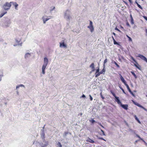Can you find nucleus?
<instances>
[{
  "label": "nucleus",
  "mask_w": 147,
  "mask_h": 147,
  "mask_svg": "<svg viewBox=\"0 0 147 147\" xmlns=\"http://www.w3.org/2000/svg\"><path fill=\"white\" fill-rule=\"evenodd\" d=\"M112 38H113V41L114 40V39H115L114 38H113V36H112Z\"/></svg>",
  "instance_id": "774afa93"
},
{
  "label": "nucleus",
  "mask_w": 147,
  "mask_h": 147,
  "mask_svg": "<svg viewBox=\"0 0 147 147\" xmlns=\"http://www.w3.org/2000/svg\"><path fill=\"white\" fill-rule=\"evenodd\" d=\"M138 57L147 63V59L144 56L140 54H139L138 55Z\"/></svg>",
  "instance_id": "6e6552de"
},
{
  "label": "nucleus",
  "mask_w": 147,
  "mask_h": 147,
  "mask_svg": "<svg viewBox=\"0 0 147 147\" xmlns=\"http://www.w3.org/2000/svg\"><path fill=\"white\" fill-rule=\"evenodd\" d=\"M111 93H112V95H113V96L115 97H115H117L116 96V95L113 92H111Z\"/></svg>",
  "instance_id": "58836bf2"
},
{
  "label": "nucleus",
  "mask_w": 147,
  "mask_h": 147,
  "mask_svg": "<svg viewBox=\"0 0 147 147\" xmlns=\"http://www.w3.org/2000/svg\"><path fill=\"white\" fill-rule=\"evenodd\" d=\"M98 139L100 140H103L105 141V140L104 139V138H100L99 137L98 138Z\"/></svg>",
  "instance_id": "09e8293b"
},
{
  "label": "nucleus",
  "mask_w": 147,
  "mask_h": 147,
  "mask_svg": "<svg viewBox=\"0 0 147 147\" xmlns=\"http://www.w3.org/2000/svg\"><path fill=\"white\" fill-rule=\"evenodd\" d=\"M11 5H13L15 6V9L16 10H18V5L16 2H11Z\"/></svg>",
  "instance_id": "9d476101"
},
{
  "label": "nucleus",
  "mask_w": 147,
  "mask_h": 147,
  "mask_svg": "<svg viewBox=\"0 0 147 147\" xmlns=\"http://www.w3.org/2000/svg\"><path fill=\"white\" fill-rule=\"evenodd\" d=\"M101 131L102 132L103 135L104 136H105V134L104 131L102 129H101Z\"/></svg>",
  "instance_id": "a18cd8bd"
},
{
  "label": "nucleus",
  "mask_w": 147,
  "mask_h": 147,
  "mask_svg": "<svg viewBox=\"0 0 147 147\" xmlns=\"http://www.w3.org/2000/svg\"><path fill=\"white\" fill-rule=\"evenodd\" d=\"M88 28L90 30L91 32H92L94 31V28L93 26H88Z\"/></svg>",
  "instance_id": "2eb2a0df"
},
{
  "label": "nucleus",
  "mask_w": 147,
  "mask_h": 147,
  "mask_svg": "<svg viewBox=\"0 0 147 147\" xmlns=\"http://www.w3.org/2000/svg\"><path fill=\"white\" fill-rule=\"evenodd\" d=\"M134 117H135V119L140 124L141 123V122L139 120V119H138V118L136 117V115H135L134 116Z\"/></svg>",
  "instance_id": "aec40b11"
},
{
  "label": "nucleus",
  "mask_w": 147,
  "mask_h": 147,
  "mask_svg": "<svg viewBox=\"0 0 147 147\" xmlns=\"http://www.w3.org/2000/svg\"><path fill=\"white\" fill-rule=\"evenodd\" d=\"M33 144H36L37 146L39 145L40 147H45L44 144L42 143H39V142H34Z\"/></svg>",
  "instance_id": "9b49d317"
},
{
  "label": "nucleus",
  "mask_w": 147,
  "mask_h": 147,
  "mask_svg": "<svg viewBox=\"0 0 147 147\" xmlns=\"http://www.w3.org/2000/svg\"><path fill=\"white\" fill-rule=\"evenodd\" d=\"M147 146V143L144 141V142H143Z\"/></svg>",
  "instance_id": "5fc2aeb1"
},
{
  "label": "nucleus",
  "mask_w": 147,
  "mask_h": 147,
  "mask_svg": "<svg viewBox=\"0 0 147 147\" xmlns=\"http://www.w3.org/2000/svg\"><path fill=\"white\" fill-rule=\"evenodd\" d=\"M125 85L126 86V87L127 88V89L128 90L129 92H130L131 90L130 89V88H129V86L127 84H126V85Z\"/></svg>",
  "instance_id": "a878e982"
},
{
  "label": "nucleus",
  "mask_w": 147,
  "mask_h": 147,
  "mask_svg": "<svg viewBox=\"0 0 147 147\" xmlns=\"http://www.w3.org/2000/svg\"><path fill=\"white\" fill-rule=\"evenodd\" d=\"M127 25L128 26H130V25H129V24L128 23H127Z\"/></svg>",
  "instance_id": "6e6d98bb"
},
{
  "label": "nucleus",
  "mask_w": 147,
  "mask_h": 147,
  "mask_svg": "<svg viewBox=\"0 0 147 147\" xmlns=\"http://www.w3.org/2000/svg\"><path fill=\"white\" fill-rule=\"evenodd\" d=\"M100 96L101 97V98L103 99H104L105 98L103 96L102 94V92H101L100 94Z\"/></svg>",
  "instance_id": "c9c22d12"
},
{
  "label": "nucleus",
  "mask_w": 147,
  "mask_h": 147,
  "mask_svg": "<svg viewBox=\"0 0 147 147\" xmlns=\"http://www.w3.org/2000/svg\"><path fill=\"white\" fill-rule=\"evenodd\" d=\"M130 17H131V19H132V18H133L131 15H130Z\"/></svg>",
  "instance_id": "338daca9"
},
{
  "label": "nucleus",
  "mask_w": 147,
  "mask_h": 147,
  "mask_svg": "<svg viewBox=\"0 0 147 147\" xmlns=\"http://www.w3.org/2000/svg\"><path fill=\"white\" fill-rule=\"evenodd\" d=\"M7 13V11H5L3 13H2L0 15V18H1L5 14H6Z\"/></svg>",
  "instance_id": "b1692460"
},
{
  "label": "nucleus",
  "mask_w": 147,
  "mask_h": 147,
  "mask_svg": "<svg viewBox=\"0 0 147 147\" xmlns=\"http://www.w3.org/2000/svg\"><path fill=\"white\" fill-rule=\"evenodd\" d=\"M107 58H106L104 60V64L106 63L107 62Z\"/></svg>",
  "instance_id": "ea45409f"
},
{
  "label": "nucleus",
  "mask_w": 147,
  "mask_h": 147,
  "mask_svg": "<svg viewBox=\"0 0 147 147\" xmlns=\"http://www.w3.org/2000/svg\"><path fill=\"white\" fill-rule=\"evenodd\" d=\"M99 68H98L97 69H96L95 74H96L98 73L99 72Z\"/></svg>",
  "instance_id": "79ce46f5"
},
{
  "label": "nucleus",
  "mask_w": 147,
  "mask_h": 147,
  "mask_svg": "<svg viewBox=\"0 0 147 147\" xmlns=\"http://www.w3.org/2000/svg\"><path fill=\"white\" fill-rule=\"evenodd\" d=\"M129 2L131 3H132V2L131 0H128Z\"/></svg>",
  "instance_id": "864d4df0"
},
{
  "label": "nucleus",
  "mask_w": 147,
  "mask_h": 147,
  "mask_svg": "<svg viewBox=\"0 0 147 147\" xmlns=\"http://www.w3.org/2000/svg\"><path fill=\"white\" fill-rule=\"evenodd\" d=\"M105 72V69L104 68H103V69H102V70L100 72V74H104Z\"/></svg>",
  "instance_id": "5701e85b"
},
{
  "label": "nucleus",
  "mask_w": 147,
  "mask_h": 147,
  "mask_svg": "<svg viewBox=\"0 0 147 147\" xmlns=\"http://www.w3.org/2000/svg\"><path fill=\"white\" fill-rule=\"evenodd\" d=\"M60 47L66 48L67 45L64 44V41H62L61 42L59 43Z\"/></svg>",
  "instance_id": "1a4fd4ad"
},
{
  "label": "nucleus",
  "mask_w": 147,
  "mask_h": 147,
  "mask_svg": "<svg viewBox=\"0 0 147 147\" xmlns=\"http://www.w3.org/2000/svg\"><path fill=\"white\" fill-rule=\"evenodd\" d=\"M86 141L87 142H89L92 143H94V140H92L89 137L87 138V140H86Z\"/></svg>",
  "instance_id": "4468645a"
},
{
  "label": "nucleus",
  "mask_w": 147,
  "mask_h": 147,
  "mask_svg": "<svg viewBox=\"0 0 147 147\" xmlns=\"http://www.w3.org/2000/svg\"><path fill=\"white\" fill-rule=\"evenodd\" d=\"M121 106L123 109L125 110H127L128 109V105H123L121 104Z\"/></svg>",
  "instance_id": "f8f14e48"
},
{
  "label": "nucleus",
  "mask_w": 147,
  "mask_h": 147,
  "mask_svg": "<svg viewBox=\"0 0 147 147\" xmlns=\"http://www.w3.org/2000/svg\"><path fill=\"white\" fill-rule=\"evenodd\" d=\"M98 123L99 124V125H101V123H100L99 122H98Z\"/></svg>",
  "instance_id": "13d9d810"
},
{
  "label": "nucleus",
  "mask_w": 147,
  "mask_h": 147,
  "mask_svg": "<svg viewBox=\"0 0 147 147\" xmlns=\"http://www.w3.org/2000/svg\"><path fill=\"white\" fill-rule=\"evenodd\" d=\"M52 18V17L51 16H45L42 17V19L43 21L44 24H45L46 22L49 19Z\"/></svg>",
  "instance_id": "20e7f679"
},
{
  "label": "nucleus",
  "mask_w": 147,
  "mask_h": 147,
  "mask_svg": "<svg viewBox=\"0 0 147 147\" xmlns=\"http://www.w3.org/2000/svg\"><path fill=\"white\" fill-rule=\"evenodd\" d=\"M3 76L2 71L1 70H0V81L1 80V78Z\"/></svg>",
  "instance_id": "6ab92c4d"
},
{
  "label": "nucleus",
  "mask_w": 147,
  "mask_h": 147,
  "mask_svg": "<svg viewBox=\"0 0 147 147\" xmlns=\"http://www.w3.org/2000/svg\"><path fill=\"white\" fill-rule=\"evenodd\" d=\"M126 36L128 38L129 40V41H132V39L131 38V37H130L129 36L127 35Z\"/></svg>",
  "instance_id": "7c9ffc66"
},
{
  "label": "nucleus",
  "mask_w": 147,
  "mask_h": 147,
  "mask_svg": "<svg viewBox=\"0 0 147 147\" xmlns=\"http://www.w3.org/2000/svg\"><path fill=\"white\" fill-rule=\"evenodd\" d=\"M137 6L138 7L141 9H143L142 7L141 6V5L139 4L138 3H137Z\"/></svg>",
  "instance_id": "473e14b6"
},
{
  "label": "nucleus",
  "mask_w": 147,
  "mask_h": 147,
  "mask_svg": "<svg viewBox=\"0 0 147 147\" xmlns=\"http://www.w3.org/2000/svg\"><path fill=\"white\" fill-rule=\"evenodd\" d=\"M71 13V12L69 9L67 10L64 12V18L68 21L69 20Z\"/></svg>",
  "instance_id": "7ed1b4c3"
},
{
  "label": "nucleus",
  "mask_w": 147,
  "mask_h": 147,
  "mask_svg": "<svg viewBox=\"0 0 147 147\" xmlns=\"http://www.w3.org/2000/svg\"><path fill=\"white\" fill-rule=\"evenodd\" d=\"M114 64L116 65L117 67L118 68L120 67V66L117 64V63L115 61L114 62Z\"/></svg>",
  "instance_id": "72a5a7b5"
},
{
  "label": "nucleus",
  "mask_w": 147,
  "mask_h": 147,
  "mask_svg": "<svg viewBox=\"0 0 147 147\" xmlns=\"http://www.w3.org/2000/svg\"><path fill=\"white\" fill-rule=\"evenodd\" d=\"M115 99L116 101L117 102L118 104H121V102L119 98L118 97H115Z\"/></svg>",
  "instance_id": "f3484780"
},
{
  "label": "nucleus",
  "mask_w": 147,
  "mask_h": 147,
  "mask_svg": "<svg viewBox=\"0 0 147 147\" xmlns=\"http://www.w3.org/2000/svg\"><path fill=\"white\" fill-rule=\"evenodd\" d=\"M135 3H136V4H137V3H138L137 1L136 0L135 1Z\"/></svg>",
  "instance_id": "052dcab7"
},
{
  "label": "nucleus",
  "mask_w": 147,
  "mask_h": 147,
  "mask_svg": "<svg viewBox=\"0 0 147 147\" xmlns=\"http://www.w3.org/2000/svg\"><path fill=\"white\" fill-rule=\"evenodd\" d=\"M131 73L134 76L135 78H137V76L134 72L131 71Z\"/></svg>",
  "instance_id": "cd10ccee"
},
{
  "label": "nucleus",
  "mask_w": 147,
  "mask_h": 147,
  "mask_svg": "<svg viewBox=\"0 0 147 147\" xmlns=\"http://www.w3.org/2000/svg\"><path fill=\"white\" fill-rule=\"evenodd\" d=\"M90 67L92 68V69H94V63H92L91 65H90Z\"/></svg>",
  "instance_id": "412c9836"
},
{
  "label": "nucleus",
  "mask_w": 147,
  "mask_h": 147,
  "mask_svg": "<svg viewBox=\"0 0 147 147\" xmlns=\"http://www.w3.org/2000/svg\"><path fill=\"white\" fill-rule=\"evenodd\" d=\"M100 126H101L102 128H104V127L103 126H102V125H101Z\"/></svg>",
  "instance_id": "69168bd1"
},
{
  "label": "nucleus",
  "mask_w": 147,
  "mask_h": 147,
  "mask_svg": "<svg viewBox=\"0 0 147 147\" xmlns=\"http://www.w3.org/2000/svg\"><path fill=\"white\" fill-rule=\"evenodd\" d=\"M132 102L133 103L135 104V105L139 107H140L142 108L145 111H147V109H146L144 107H143L140 104H139V103H138L137 102H135L133 100H132Z\"/></svg>",
  "instance_id": "39448f33"
},
{
  "label": "nucleus",
  "mask_w": 147,
  "mask_h": 147,
  "mask_svg": "<svg viewBox=\"0 0 147 147\" xmlns=\"http://www.w3.org/2000/svg\"><path fill=\"white\" fill-rule=\"evenodd\" d=\"M81 97L85 98V97H86V96H85L84 94H83L82 95V96H81Z\"/></svg>",
  "instance_id": "3c124183"
},
{
  "label": "nucleus",
  "mask_w": 147,
  "mask_h": 147,
  "mask_svg": "<svg viewBox=\"0 0 147 147\" xmlns=\"http://www.w3.org/2000/svg\"><path fill=\"white\" fill-rule=\"evenodd\" d=\"M31 55V53H26L25 55V58L27 59V58L30 57Z\"/></svg>",
  "instance_id": "dca6fc26"
},
{
  "label": "nucleus",
  "mask_w": 147,
  "mask_h": 147,
  "mask_svg": "<svg viewBox=\"0 0 147 147\" xmlns=\"http://www.w3.org/2000/svg\"><path fill=\"white\" fill-rule=\"evenodd\" d=\"M20 87H24V85L22 84H20V85H19L18 86H16V89H17L19 88H20Z\"/></svg>",
  "instance_id": "4be33fe9"
},
{
  "label": "nucleus",
  "mask_w": 147,
  "mask_h": 147,
  "mask_svg": "<svg viewBox=\"0 0 147 147\" xmlns=\"http://www.w3.org/2000/svg\"><path fill=\"white\" fill-rule=\"evenodd\" d=\"M115 30H117V31H118L119 32H121V31H120V30H119L118 28H117V27H116V28H115Z\"/></svg>",
  "instance_id": "de8ad7c7"
},
{
  "label": "nucleus",
  "mask_w": 147,
  "mask_h": 147,
  "mask_svg": "<svg viewBox=\"0 0 147 147\" xmlns=\"http://www.w3.org/2000/svg\"><path fill=\"white\" fill-rule=\"evenodd\" d=\"M120 79L125 85L126 84H127L126 81L121 75H120Z\"/></svg>",
  "instance_id": "ddd939ff"
},
{
  "label": "nucleus",
  "mask_w": 147,
  "mask_h": 147,
  "mask_svg": "<svg viewBox=\"0 0 147 147\" xmlns=\"http://www.w3.org/2000/svg\"><path fill=\"white\" fill-rule=\"evenodd\" d=\"M143 17H144V19L146 20V21H147V17H146V16H143Z\"/></svg>",
  "instance_id": "8fccbe9b"
},
{
  "label": "nucleus",
  "mask_w": 147,
  "mask_h": 147,
  "mask_svg": "<svg viewBox=\"0 0 147 147\" xmlns=\"http://www.w3.org/2000/svg\"><path fill=\"white\" fill-rule=\"evenodd\" d=\"M113 34L114 35V36H116V34L114 33V32H113Z\"/></svg>",
  "instance_id": "4d7b16f0"
},
{
  "label": "nucleus",
  "mask_w": 147,
  "mask_h": 147,
  "mask_svg": "<svg viewBox=\"0 0 147 147\" xmlns=\"http://www.w3.org/2000/svg\"><path fill=\"white\" fill-rule=\"evenodd\" d=\"M57 147H61L62 146L60 142H59L57 144Z\"/></svg>",
  "instance_id": "c85d7f7f"
},
{
  "label": "nucleus",
  "mask_w": 147,
  "mask_h": 147,
  "mask_svg": "<svg viewBox=\"0 0 147 147\" xmlns=\"http://www.w3.org/2000/svg\"><path fill=\"white\" fill-rule=\"evenodd\" d=\"M95 70V69L94 68V69H92V71H94Z\"/></svg>",
  "instance_id": "bf43d9fd"
},
{
  "label": "nucleus",
  "mask_w": 147,
  "mask_h": 147,
  "mask_svg": "<svg viewBox=\"0 0 147 147\" xmlns=\"http://www.w3.org/2000/svg\"><path fill=\"white\" fill-rule=\"evenodd\" d=\"M69 134L68 132L65 131L63 134V136L64 138H65L66 137L67 135Z\"/></svg>",
  "instance_id": "a211bd4d"
},
{
  "label": "nucleus",
  "mask_w": 147,
  "mask_h": 147,
  "mask_svg": "<svg viewBox=\"0 0 147 147\" xmlns=\"http://www.w3.org/2000/svg\"><path fill=\"white\" fill-rule=\"evenodd\" d=\"M44 142L45 143V144H44V146H47L48 145V142H47L46 141H45V140H44V142Z\"/></svg>",
  "instance_id": "393cba45"
},
{
  "label": "nucleus",
  "mask_w": 147,
  "mask_h": 147,
  "mask_svg": "<svg viewBox=\"0 0 147 147\" xmlns=\"http://www.w3.org/2000/svg\"><path fill=\"white\" fill-rule=\"evenodd\" d=\"M90 121L92 123H93L95 122V121L94 119H92L91 120H90Z\"/></svg>",
  "instance_id": "a19ab883"
},
{
  "label": "nucleus",
  "mask_w": 147,
  "mask_h": 147,
  "mask_svg": "<svg viewBox=\"0 0 147 147\" xmlns=\"http://www.w3.org/2000/svg\"><path fill=\"white\" fill-rule=\"evenodd\" d=\"M114 43L115 45H118V43L115 41V39H114L113 40Z\"/></svg>",
  "instance_id": "f704fd0d"
},
{
  "label": "nucleus",
  "mask_w": 147,
  "mask_h": 147,
  "mask_svg": "<svg viewBox=\"0 0 147 147\" xmlns=\"http://www.w3.org/2000/svg\"><path fill=\"white\" fill-rule=\"evenodd\" d=\"M89 26H93L92 25V22L91 21H90V24Z\"/></svg>",
  "instance_id": "4c0bfd02"
},
{
  "label": "nucleus",
  "mask_w": 147,
  "mask_h": 147,
  "mask_svg": "<svg viewBox=\"0 0 147 147\" xmlns=\"http://www.w3.org/2000/svg\"><path fill=\"white\" fill-rule=\"evenodd\" d=\"M11 2H6L3 5L2 8L5 10L7 11L9 10L11 6Z\"/></svg>",
  "instance_id": "f03ea898"
},
{
  "label": "nucleus",
  "mask_w": 147,
  "mask_h": 147,
  "mask_svg": "<svg viewBox=\"0 0 147 147\" xmlns=\"http://www.w3.org/2000/svg\"><path fill=\"white\" fill-rule=\"evenodd\" d=\"M40 135L41 136L43 140V142H44L45 140V134L44 132V129H42L40 131Z\"/></svg>",
  "instance_id": "423d86ee"
},
{
  "label": "nucleus",
  "mask_w": 147,
  "mask_h": 147,
  "mask_svg": "<svg viewBox=\"0 0 147 147\" xmlns=\"http://www.w3.org/2000/svg\"><path fill=\"white\" fill-rule=\"evenodd\" d=\"M103 66H104L103 68L105 69V64H104Z\"/></svg>",
  "instance_id": "0e129e2a"
},
{
  "label": "nucleus",
  "mask_w": 147,
  "mask_h": 147,
  "mask_svg": "<svg viewBox=\"0 0 147 147\" xmlns=\"http://www.w3.org/2000/svg\"><path fill=\"white\" fill-rule=\"evenodd\" d=\"M97 74H96V75H95V77L96 78H97L98 77V76H99L100 75V74H100V72H98V73H97Z\"/></svg>",
  "instance_id": "c756f323"
},
{
  "label": "nucleus",
  "mask_w": 147,
  "mask_h": 147,
  "mask_svg": "<svg viewBox=\"0 0 147 147\" xmlns=\"http://www.w3.org/2000/svg\"><path fill=\"white\" fill-rule=\"evenodd\" d=\"M131 23L132 24H134V20L133 18H132V19H131Z\"/></svg>",
  "instance_id": "e433bc0d"
},
{
  "label": "nucleus",
  "mask_w": 147,
  "mask_h": 147,
  "mask_svg": "<svg viewBox=\"0 0 147 147\" xmlns=\"http://www.w3.org/2000/svg\"><path fill=\"white\" fill-rule=\"evenodd\" d=\"M135 66H136V67H137V68H138L139 69H140L138 67L137 65H135Z\"/></svg>",
  "instance_id": "e2e57ef3"
},
{
  "label": "nucleus",
  "mask_w": 147,
  "mask_h": 147,
  "mask_svg": "<svg viewBox=\"0 0 147 147\" xmlns=\"http://www.w3.org/2000/svg\"><path fill=\"white\" fill-rule=\"evenodd\" d=\"M11 23L10 20L8 19L6 20L4 23V25L6 27H8Z\"/></svg>",
  "instance_id": "0eeeda50"
},
{
  "label": "nucleus",
  "mask_w": 147,
  "mask_h": 147,
  "mask_svg": "<svg viewBox=\"0 0 147 147\" xmlns=\"http://www.w3.org/2000/svg\"><path fill=\"white\" fill-rule=\"evenodd\" d=\"M129 92L133 96H135L134 94L133 93V92L131 91L130 92Z\"/></svg>",
  "instance_id": "c03bdc74"
},
{
  "label": "nucleus",
  "mask_w": 147,
  "mask_h": 147,
  "mask_svg": "<svg viewBox=\"0 0 147 147\" xmlns=\"http://www.w3.org/2000/svg\"><path fill=\"white\" fill-rule=\"evenodd\" d=\"M89 96L90 97V100L92 101L93 100V98L90 95H89Z\"/></svg>",
  "instance_id": "37998d69"
},
{
  "label": "nucleus",
  "mask_w": 147,
  "mask_h": 147,
  "mask_svg": "<svg viewBox=\"0 0 147 147\" xmlns=\"http://www.w3.org/2000/svg\"><path fill=\"white\" fill-rule=\"evenodd\" d=\"M131 59H132V60L134 61L135 62H136V60L134 59V58L133 57H131Z\"/></svg>",
  "instance_id": "49530a36"
},
{
  "label": "nucleus",
  "mask_w": 147,
  "mask_h": 147,
  "mask_svg": "<svg viewBox=\"0 0 147 147\" xmlns=\"http://www.w3.org/2000/svg\"><path fill=\"white\" fill-rule=\"evenodd\" d=\"M146 32V35L147 36V29H146L145 30Z\"/></svg>",
  "instance_id": "603ef678"
},
{
  "label": "nucleus",
  "mask_w": 147,
  "mask_h": 147,
  "mask_svg": "<svg viewBox=\"0 0 147 147\" xmlns=\"http://www.w3.org/2000/svg\"><path fill=\"white\" fill-rule=\"evenodd\" d=\"M119 87L120 88V89H121L122 90L123 93H124L125 94H126V93L125 92L124 89L122 88V87L121 86H119Z\"/></svg>",
  "instance_id": "2f4dec72"
},
{
  "label": "nucleus",
  "mask_w": 147,
  "mask_h": 147,
  "mask_svg": "<svg viewBox=\"0 0 147 147\" xmlns=\"http://www.w3.org/2000/svg\"><path fill=\"white\" fill-rule=\"evenodd\" d=\"M136 136L137 137H138V138H139V139H140V140H142V141L143 142H144V140L142 138H141L140 137V136L138 135V134H136Z\"/></svg>",
  "instance_id": "bb28decb"
},
{
  "label": "nucleus",
  "mask_w": 147,
  "mask_h": 147,
  "mask_svg": "<svg viewBox=\"0 0 147 147\" xmlns=\"http://www.w3.org/2000/svg\"><path fill=\"white\" fill-rule=\"evenodd\" d=\"M18 45H20V46H21L22 45V43H20V44H18Z\"/></svg>",
  "instance_id": "680f3d73"
},
{
  "label": "nucleus",
  "mask_w": 147,
  "mask_h": 147,
  "mask_svg": "<svg viewBox=\"0 0 147 147\" xmlns=\"http://www.w3.org/2000/svg\"><path fill=\"white\" fill-rule=\"evenodd\" d=\"M48 59L47 57L44 59V63L42 68V73L43 74H45V70L48 63Z\"/></svg>",
  "instance_id": "f257e3e1"
}]
</instances>
